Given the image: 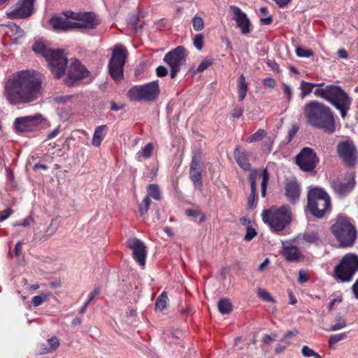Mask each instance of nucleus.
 <instances>
[{"label": "nucleus", "mask_w": 358, "mask_h": 358, "mask_svg": "<svg viewBox=\"0 0 358 358\" xmlns=\"http://www.w3.org/2000/svg\"><path fill=\"white\" fill-rule=\"evenodd\" d=\"M156 73L159 77H164L168 74V71L165 66H159L156 69Z\"/></svg>", "instance_id": "obj_53"}, {"label": "nucleus", "mask_w": 358, "mask_h": 358, "mask_svg": "<svg viewBox=\"0 0 358 358\" xmlns=\"http://www.w3.org/2000/svg\"><path fill=\"white\" fill-rule=\"evenodd\" d=\"M285 195L288 200L295 203L300 196V187L296 180H289L285 185Z\"/></svg>", "instance_id": "obj_23"}, {"label": "nucleus", "mask_w": 358, "mask_h": 358, "mask_svg": "<svg viewBox=\"0 0 358 358\" xmlns=\"http://www.w3.org/2000/svg\"><path fill=\"white\" fill-rule=\"evenodd\" d=\"M51 296V293H41L39 295L35 296L31 299V303L34 306L37 307L43 302L48 301Z\"/></svg>", "instance_id": "obj_36"}, {"label": "nucleus", "mask_w": 358, "mask_h": 358, "mask_svg": "<svg viewBox=\"0 0 358 358\" xmlns=\"http://www.w3.org/2000/svg\"><path fill=\"white\" fill-rule=\"evenodd\" d=\"M318 162L319 159L317 154L308 147L303 148L296 157V164L303 171H313Z\"/></svg>", "instance_id": "obj_14"}, {"label": "nucleus", "mask_w": 358, "mask_h": 358, "mask_svg": "<svg viewBox=\"0 0 358 358\" xmlns=\"http://www.w3.org/2000/svg\"><path fill=\"white\" fill-rule=\"evenodd\" d=\"M303 240L309 243H317L320 241L319 234L317 232H306L303 234Z\"/></svg>", "instance_id": "obj_39"}, {"label": "nucleus", "mask_w": 358, "mask_h": 358, "mask_svg": "<svg viewBox=\"0 0 358 358\" xmlns=\"http://www.w3.org/2000/svg\"><path fill=\"white\" fill-rule=\"evenodd\" d=\"M217 307L222 314H229L232 311L233 308L231 301L227 298L220 299L217 303Z\"/></svg>", "instance_id": "obj_30"}, {"label": "nucleus", "mask_w": 358, "mask_h": 358, "mask_svg": "<svg viewBox=\"0 0 358 358\" xmlns=\"http://www.w3.org/2000/svg\"><path fill=\"white\" fill-rule=\"evenodd\" d=\"M238 100L243 101L246 96L248 87L245 82V78L243 74H241L238 78Z\"/></svg>", "instance_id": "obj_31"}, {"label": "nucleus", "mask_w": 358, "mask_h": 358, "mask_svg": "<svg viewBox=\"0 0 358 358\" xmlns=\"http://www.w3.org/2000/svg\"><path fill=\"white\" fill-rule=\"evenodd\" d=\"M335 320L336 324L330 327L327 329L328 331H335L345 327L347 325L345 320L339 314L336 316Z\"/></svg>", "instance_id": "obj_37"}, {"label": "nucleus", "mask_w": 358, "mask_h": 358, "mask_svg": "<svg viewBox=\"0 0 358 358\" xmlns=\"http://www.w3.org/2000/svg\"><path fill=\"white\" fill-rule=\"evenodd\" d=\"M243 109L242 108H235L233 110L231 116L233 117L238 118L243 115Z\"/></svg>", "instance_id": "obj_57"}, {"label": "nucleus", "mask_w": 358, "mask_h": 358, "mask_svg": "<svg viewBox=\"0 0 358 358\" xmlns=\"http://www.w3.org/2000/svg\"><path fill=\"white\" fill-rule=\"evenodd\" d=\"M230 10L234 13V20L236 22L243 34H248L251 31V22L247 15L243 13L241 9L236 6H231Z\"/></svg>", "instance_id": "obj_17"}, {"label": "nucleus", "mask_w": 358, "mask_h": 358, "mask_svg": "<svg viewBox=\"0 0 358 358\" xmlns=\"http://www.w3.org/2000/svg\"><path fill=\"white\" fill-rule=\"evenodd\" d=\"M266 131L263 129H258L255 134L251 135L248 139L247 141L248 143H252L255 141H259L264 137L266 136Z\"/></svg>", "instance_id": "obj_40"}, {"label": "nucleus", "mask_w": 358, "mask_h": 358, "mask_svg": "<svg viewBox=\"0 0 358 358\" xmlns=\"http://www.w3.org/2000/svg\"><path fill=\"white\" fill-rule=\"evenodd\" d=\"M107 127L106 125H101L96 128L92 144L95 147H99L103 138L106 135Z\"/></svg>", "instance_id": "obj_27"}, {"label": "nucleus", "mask_w": 358, "mask_h": 358, "mask_svg": "<svg viewBox=\"0 0 358 358\" xmlns=\"http://www.w3.org/2000/svg\"><path fill=\"white\" fill-rule=\"evenodd\" d=\"M358 271V256L354 253L346 254L334 271V277L341 282H349Z\"/></svg>", "instance_id": "obj_8"}, {"label": "nucleus", "mask_w": 358, "mask_h": 358, "mask_svg": "<svg viewBox=\"0 0 358 358\" xmlns=\"http://www.w3.org/2000/svg\"><path fill=\"white\" fill-rule=\"evenodd\" d=\"M35 0H18L6 13L10 20L27 19L34 13Z\"/></svg>", "instance_id": "obj_12"}, {"label": "nucleus", "mask_w": 358, "mask_h": 358, "mask_svg": "<svg viewBox=\"0 0 358 358\" xmlns=\"http://www.w3.org/2000/svg\"><path fill=\"white\" fill-rule=\"evenodd\" d=\"M168 296L166 292H162L155 302V309L162 311L166 308Z\"/></svg>", "instance_id": "obj_34"}, {"label": "nucleus", "mask_w": 358, "mask_h": 358, "mask_svg": "<svg viewBox=\"0 0 358 358\" xmlns=\"http://www.w3.org/2000/svg\"><path fill=\"white\" fill-rule=\"evenodd\" d=\"M303 114L310 126L327 133L336 131L335 118L329 107L317 101H310L303 106Z\"/></svg>", "instance_id": "obj_2"}, {"label": "nucleus", "mask_w": 358, "mask_h": 358, "mask_svg": "<svg viewBox=\"0 0 358 358\" xmlns=\"http://www.w3.org/2000/svg\"><path fill=\"white\" fill-rule=\"evenodd\" d=\"M127 55V51L123 45H117L114 47L108 64V70L112 78L117 82L123 78V69Z\"/></svg>", "instance_id": "obj_9"}, {"label": "nucleus", "mask_w": 358, "mask_h": 358, "mask_svg": "<svg viewBox=\"0 0 358 358\" xmlns=\"http://www.w3.org/2000/svg\"><path fill=\"white\" fill-rule=\"evenodd\" d=\"M185 214L189 217H196L200 214V213L192 209H187L185 210Z\"/></svg>", "instance_id": "obj_60"}, {"label": "nucleus", "mask_w": 358, "mask_h": 358, "mask_svg": "<svg viewBox=\"0 0 358 358\" xmlns=\"http://www.w3.org/2000/svg\"><path fill=\"white\" fill-rule=\"evenodd\" d=\"M148 196L149 198L152 197L157 201H159L162 199L161 192L159 187L157 184H150L147 187Z\"/></svg>", "instance_id": "obj_33"}, {"label": "nucleus", "mask_w": 358, "mask_h": 358, "mask_svg": "<svg viewBox=\"0 0 358 358\" xmlns=\"http://www.w3.org/2000/svg\"><path fill=\"white\" fill-rule=\"evenodd\" d=\"M257 235V232L254 228L247 227L246 234L244 236V240L246 241H251Z\"/></svg>", "instance_id": "obj_50"}, {"label": "nucleus", "mask_w": 358, "mask_h": 358, "mask_svg": "<svg viewBox=\"0 0 358 358\" xmlns=\"http://www.w3.org/2000/svg\"><path fill=\"white\" fill-rule=\"evenodd\" d=\"M59 225V222L57 218H53L45 231L46 238L52 236L57 231Z\"/></svg>", "instance_id": "obj_38"}, {"label": "nucleus", "mask_w": 358, "mask_h": 358, "mask_svg": "<svg viewBox=\"0 0 358 358\" xmlns=\"http://www.w3.org/2000/svg\"><path fill=\"white\" fill-rule=\"evenodd\" d=\"M281 253L289 262H298L304 259L303 254L296 246L285 241L282 242Z\"/></svg>", "instance_id": "obj_20"}, {"label": "nucleus", "mask_w": 358, "mask_h": 358, "mask_svg": "<svg viewBox=\"0 0 358 358\" xmlns=\"http://www.w3.org/2000/svg\"><path fill=\"white\" fill-rule=\"evenodd\" d=\"M346 336L347 335L345 333L331 335L329 339V347L332 348L335 344H336L339 341L344 340L346 338Z\"/></svg>", "instance_id": "obj_42"}, {"label": "nucleus", "mask_w": 358, "mask_h": 358, "mask_svg": "<svg viewBox=\"0 0 358 358\" xmlns=\"http://www.w3.org/2000/svg\"><path fill=\"white\" fill-rule=\"evenodd\" d=\"M262 215L264 222L268 224L277 233L283 231L292 221L291 208L288 205L264 210Z\"/></svg>", "instance_id": "obj_6"}, {"label": "nucleus", "mask_w": 358, "mask_h": 358, "mask_svg": "<svg viewBox=\"0 0 358 358\" xmlns=\"http://www.w3.org/2000/svg\"><path fill=\"white\" fill-rule=\"evenodd\" d=\"M283 92L287 96L288 101L291 100L292 98V90L287 84H283Z\"/></svg>", "instance_id": "obj_56"}, {"label": "nucleus", "mask_w": 358, "mask_h": 358, "mask_svg": "<svg viewBox=\"0 0 358 358\" xmlns=\"http://www.w3.org/2000/svg\"><path fill=\"white\" fill-rule=\"evenodd\" d=\"M192 25L195 31H199L203 29L204 24L203 20L201 17H194L192 19Z\"/></svg>", "instance_id": "obj_45"}, {"label": "nucleus", "mask_w": 358, "mask_h": 358, "mask_svg": "<svg viewBox=\"0 0 358 358\" xmlns=\"http://www.w3.org/2000/svg\"><path fill=\"white\" fill-rule=\"evenodd\" d=\"M331 186L334 192L339 196H345L350 193L355 186L354 176H352L347 182H342L339 179L334 180Z\"/></svg>", "instance_id": "obj_19"}, {"label": "nucleus", "mask_w": 358, "mask_h": 358, "mask_svg": "<svg viewBox=\"0 0 358 358\" xmlns=\"http://www.w3.org/2000/svg\"><path fill=\"white\" fill-rule=\"evenodd\" d=\"M314 94L332 104L340 111L343 118L346 117L352 103V99L340 87L328 85L324 88H318L315 90Z\"/></svg>", "instance_id": "obj_4"}, {"label": "nucleus", "mask_w": 358, "mask_h": 358, "mask_svg": "<svg viewBox=\"0 0 358 358\" xmlns=\"http://www.w3.org/2000/svg\"><path fill=\"white\" fill-rule=\"evenodd\" d=\"M275 80L272 78H267L263 80L264 85L271 89L275 87Z\"/></svg>", "instance_id": "obj_52"}, {"label": "nucleus", "mask_w": 358, "mask_h": 358, "mask_svg": "<svg viewBox=\"0 0 358 358\" xmlns=\"http://www.w3.org/2000/svg\"><path fill=\"white\" fill-rule=\"evenodd\" d=\"M315 352H316L310 349L307 345L303 346L301 349V353L306 357H314V355H315Z\"/></svg>", "instance_id": "obj_51"}, {"label": "nucleus", "mask_w": 358, "mask_h": 358, "mask_svg": "<svg viewBox=\"0 0 358 358\" xmlns=\"http://www.w3.org/2000/svg\"><path fill=\"white\" fill-rule=\"evenodd\" d=\"M331 199L322 189L315 187L308 194V208L310 213L317 218L324 217L326 211L330 208Z\"/></svg>", "instance_id": "obj_7"}, {"label": "nucleus", "mask_w": 358, "mask_h": 358, "mask_svg": "<svg viewBox=\"0 0 358 358\" xmlns=\"http://www.w3.org/2000/svg\"><path fill=\"white\" fill-rule=\"evenodd\" d=\"M144 17L145 14L141 11L138 12L136 15H134L130 17L129 20V26L135 33H138L139 31L142 29L143 24H140L138 26V22L141 20V19H143Z\"/></svg>", "instance_id": "obj_28"}, {"label": "nucleus", "mask_w": 358, "mask_h": 358, "mask_svg": "<svg viewBox=\"0 0 358 358\" xmlns=\"http://www.w3.org/2000/svg\"><path fill=\"white\" fill-rule=\"evenodd\" d=\"M330 229L339 248H351L356 243L358 231L354 220L350 217L343 214L338 215Z\"/></svg>", "instance_id": "obj_3"}, {"label": "nucleus", "mask_w": 358, "mask_h": 358, "mask_svg": "<svg viewBox=\"0 0 358 358\" xmlns=\"http://www.w3.org/2000/svg\"><path fill=\"white\" fill-rule=\"evenodd\" d=\"M308 280L307 273L305 271L301 270L299 273L298 281L299 283H304Z\"/></svg>", "instance_id": "obj_55"}, {"label": "nucleus", "mask_w": 358, "mask_h": 358, "mask_svg": "<svg viewBox=\"0 0 358 358\" xmlns=\"http://www.w3.org/2000/svg\"><path fill=\"white\" fill-rule=\"evenodd\" d=\"M194 45L198 50H201L203 45V36L201 34L196 35L194 39Z\"/></svg>", "instance_id": "obj_49"}, {"label": "nucleus", "mask_w": 358, "mask_h": 358, "mask_svg": "<svg viewBox=\"0 0 358 358\" xmlns=\"http://www.w3.org/2000/svg\"><path fill=\"white\" fill-rule=\"evenodd\" d=\"M49 23L55 31H66L70 30V20L66 17L55 15L50 19Z\"/></svg>", "instance_id": "obj_24"}, {"label": "nucleus", "mask_w": 358, "mask_h": 358, "mask_svg": "<svg viewBox=\"0 0 358 358\" xmlns=\"http://www.w3.org/2000/svg\"><path fill=\"white\" fill-rule=\"evenodd\" d=\"M257 294L264 301L275 302L273 298L270 295V294L268 292H266L264 289H259L257 291Z\"/></svg>", "instance_id": "obj_47"}, {"label": "nucleus", "mask_w": 358, "mask_h": 358, "mask_svg": "<svg viewBox=\"0 0 358 358\" xmlns=\"http://www.w3.org/2000/svg\"><path fill=\"white\" fill-rule=\"evenodd\" d=\"M41 83L38 73L35 71H18L6 83V99L11 104L31 102L41 95Z\"/></svg>", "instance_id": "obj_1"}, {"label": "nucleus", "mask_w": 358, "mask_h": 358, "mask_svg": "<svg viewBox=\"0 0 358 358\" xmlns=\"http://www.w3.org/2000/svg\"><path fill=\"white\" fill-rule=\"evenodd\" d=\"M189 178L194 187L200 190L203 187L201 170H189Z\"/></svg>", "instance_id": "obj_29"}, {"label": "nucleus", "mask_w": 358, "mask_h": 358, "mask_svg": "<svg viewBox=\"0 0 358 358\" xmlns=\"http://www.w3.org/2000/svg\"><path fill=\"white\" fill-rule=\"evenodd\" d=\"M269 263V259L268 258L265 259L264 261L259 266L258 271H263L264 268L268 266Z\"/></svg>", "instance_id": "obj_64"}, {"label": "nucleus", "mask_w": 358, "mask_h": 358, "mask_svg": "<svg viewBox=\"0 0 358 358\" xmlns=\"http://www.w3.org/2000/svg\"><path fill=\"white\" fill-rule=\"evenodd\" d=\"M257 176V171L256 169L250 171L248 176V180L251 187V193L248 199L247 208L252 210L255 208V199L257 197V185L256 180Z\"/></svg>", "instance_id": "obj_22"}, {"label": "nucleus", "mask_w": 358, "mask_h": 358, "mask_svg": "<svg viewBox=\"0 0 358 358\" xmlns=\"http://www.w3.org/2000/svg\"><path fill=\"white\" fill-rule=\"evenodd\" d=\"M59 339L53 336L47 340V343H43L38 346V352L40 354L52 352L59 348Z\"/></svg>", "instance_id": "obj_26"}, {"label": "nucleus", "mask_w": 358, "mask_h": 358, "mask_svg": "<svg viewBox=\"0 0 358 358\" xmlns=\"http://www.w3.org/2000/svg\"><path fill=\"white\" fill-rule=\"evenodd\" d=\"M88 74L87 69L78 59H73L71 63L68 73L69 78L71 80L69 85H73L75 81L87 77Z\"/></svg>", "instance_id": "obj_18"}, {"label": "nucleus", "mask_w": 358, "mask_h": 358, "mask_svg": "<svg viewBox=\"0 0 358 358\" xmlns=\"http://www.w3.org/2000/svg\"><path fill=\"white\" fill-rule=\"evenodd\" d=\"M298 127L296 126H293L291 129H289L288 134H289V142L292 141L294 136L296 134V133L298 131Z\"/></svg>", "instance_id": "obj_62"}, {"label": "nucleus", "mask_w": 358, "mask_h": 358, "mask_svg": "<svg viewBox=\"0 0 358 358\" xmlns=\"http://www.w3.org/2000/svg\"><path fill=\"white\" fill-rule=\"evenodd\" d=\"M296 54L300 57H309L313 55V52L311 50H306L298 47L296 49Z\"/></svg>", "instance_id": "obj_46"}, {"label": "nucleus", "mask_w": 358, "mask_h": 358, "mask_svg": "<svg viewBox=\"0 0 358 358\" xmlns=\"http://www.w3.org/2000/svg\"><path fill=\"white\" fill-rule=\"evenodd\" d=\"M159 93L158 81H152L145 85L134 86L128 92V96L132 101H153Z\"/></svg>", "instance_id": "obj_10"}, {"label": "nucleus", "mask_w": 358, "mask_h": 358, "mask_svg": "<svg viewBox=\"0 0 358 358\" xmlns=\"http://www.w3.org/2000/svg\"><path fill=\"white\" fill-rule=\"evenodd\" d=\"M186 50L183 46H178L175 49L166 54L164 62L171 68V77L174 78L180 71V67L186 62Z\"/></svg>", "instance_id": "obj_13"}, {"label": "nucleus", "mask_w": 358, "mask_h": 358, "mask_svg": "<svg viewBox=\"0 0 358 358\" xmlns=\"http://www.w3.org/2000/svg\"><path fill=\"white\" fill-rule=\"evenodd\" d=\"M213 63V61L212 59H204V60H203L200 63V64L199 65L197 69L194 71V73L196 74V73H198L203 71L204 70L208 69L210 65H212Z\"/></svg>", "instance_id": "obj_44"}, {"label": "nucleus", "mask_w": 358, "mask_h": 358, "mask_svg": "<svg viewBox=\"0 0 358 358\" xmlns=\"http://www.w3.org/2000/svg\"><path fill=\"white\" fill-rule=\"evenodd\" d=\"M292 0H274L275 3L280 7L283 8L286 6Z\"/></svg>", "instance_id": "obj_63"}, {"label": "nucleus", "mask_w": 358, "mask_h": 358, "mask_svg": "<svg viewBox=\"0 0 358 358\" xmlns=\"http://www.w3.org/2000/svg\"><path fill=\"white\" fill-rule=\"evenodd\" d=\"M234 158L238 166L244 171H250L251 164L249 158L251 155L250 152H247L239 145H237L234 152Z\"/></svg>", "instance_id": "obj_21"}, {"label": "nucleus", "mask_w": 358, "mask_h": 358, "mask_svg": "<svg viewBox=\"0 0 358 358\" xmlns=\"http://www.w3.org/2000/svg\"><path fill=\"white\" fill-rule=\"evenodd\" d=\"M80 13H74V12H72V11H67L65 13V17H66L67 19L71 18V19H73V20H76L78 21V14H80Z\"/></svg>", "instance_id": "obj_58"}, {"label": "nucleus", "mask_w": 358, "mask_h": 358, "mask_svg": "<svg viewBox=\"0 0 358 358\" xmlns=\"http://www.w3.org/2000/svg\"><path fill=\"white\" fill-rule=\"evenodd\" d=\"M78 21H81L85 29H92L99 24L93 13H81L78 14Z\"/></svg>", "instance_id": "obj_25"}, {"label": "nucleus", "mask_w": 358, "mask_h": 358, "mask_svg": "<svg viewBox=\"0 0 358 358\" xmlns=\"http://www.w3.org/2000/svg\"><path fill=\"white\" fill-rule=\"evenodd\" d=\"M153 145L151 143H148L141 151L137 153L138 159L140 161L141 158L148 159L151 157L153 151Z\"/></svg>", "instance_id": "obj_35"}, {"label": "nucleus", "mask_w": 358, "mask_h": 358, "mask_svg": "<svg viewBox=\"0 0 358 358\" xmlns=\"http://www.w3.org/2000/svg\"><path fill=\"white\" fill-rule=\"evenodd\" d=\"M32 49L36 53L41 54L46 59L52 73L57 78L64 75L67 65V58L62 51L52 50L41 42H36L33 45Z\"/></svg>", "instance_id": "obj_5"}, {"label": "nucleus", "mask_w": 358, "mask_h": 358, "mask_svg": "<svg viewBox=\"0 0 358 358\" xmlns=\"http://www.w3.org/2000/svg\"><path fill=\"white\" fill-rule=\"evenodd\" d=\"M150 203H151L150 199L148 196L145 197L144 199L143 200V201L140 203V205L138 206V211L141 215H144L145 213H146L148 212L149 207L150 206Z\"/></svg>", "instance_id": "obj_43"}, {"label": "nucleus", "mask_w": 358, "mask_h": 358, "mask_svg": "<svg viewBox=\"0 0 358 358\" xmlns=\"http://www.w3.org/2000/svg\"><path fill=\"white\" fill-rule=\"evenodd\" d=\"M12 213V210L10 209H6L3 211V215L0 214V222H2L7 219Z\"/></svg>", "instance_id": "obj_61"}, {"label": "nucleus", "mask_w": 358, "mask_h": 358, "mask_svg": "<svg viewBox=\"0 0 358 358\" xmlns=\"http://www.w3.org/2000/svg\"><path fill=\"white\" fill-rule=\"evenodd\" d=\"M269 178V173L268 172V170L266 169H264L262 172V181L261 184L262 189H261V194L263 197L266 196V187Z\"/></svg>", "instance_id": "obj_41"}, {"label": "nucleus", "mask_w": 358, "mask_h": 358, "mask_svg": "<svg viewBox=\"0 0 358 358\" xmlns=\"http://www.w3.org/2000/svg\"><path fill=\"white\" fill-rule=\"evenodd\" d=\"M337 154L347 167H355L357 163V149L351 139L340 141L336 147Z\"/></svg>", "instance_id": "obj_11"}, {"label": "nucleus", "mask_w": 358, "mask_h": 358, "mask_svg": "<svg viewBox=\"0 0 358 358\" xmlns=\"http://www.w3.org/2000/svg\"><path fill=\"white\" fill-rule=\"evenodd\" d=\"M189 170H201L200 166V159L199 156L194 155L192 157Z\"/></svg>", "instance_id": "obj_48"}, {"label": "nucleus", "mask_w": 358, "mask_h": 358, "mask_svg": "<svg viewBox=\"0 0 358 358\" xmlns=\"http://www.w3.org/2000/svg\"><path fill=\"white\" fill-rule=\"evenodd\" d=\"M127 245L132 250L134 259L140 266H144L147 255L145 244L136 238H131L127 240Z\"/></svg>", "instance_id": "obj_16"}, {"label": "nucleus", "mask_w": 358, "mask_h": 358, "mask_svg": "<svg viewBox=\"0 0 358 358\" xmlns=\"http://www.w3.org/2000/svg\"><path fill=\"white\" fill-rule=\"evenodd\" d=\"M72 29H85L83 24L81 21L71 22L70 21V30Z\"/></svg>", "instance_id": "obj_54"}, {"label": "nucleus", "mask_w": 358, "mask_h": 358, "mask_svg": "<svg viewBox=\"0 0 358 358\" xmlns=\"http://www.w3.org/2000/svg\"><path fill=\"white\" fill-rule=\"evenodd\" d=\"M43 120L41 114L17 117L15 120V128L17 132L32 131Z\"/></svg>", "instance_id": "obj_15"}, {"label": "nucleus", "mask_w": 358, "mask_h": 358, "mask_svg": "<svg viewBox=\"0 0 358 358\" xmlns=\"http://www.w3.org/2000/svg\"><path fill=\"white\" fill-rule=\"evenodd\" d=\"M317 85V83L315 84L303 80L301 81L300 83L301 98L304 99L306 96L310 94L313 92V88Z\"/></svg>", "instance_id": "obj_32"}, {"label": "nucleus", "mask_w": 358, "mask_h": 358, "mask_svg": "<svg viewBox=\"0 0 358 358\" xmlns=\"http://www.w3.org/2000/svg\"><path fill=\"white\" fill-rule=\"evenodd\" d=\"M267 64L268 66H270L271 68V69H273V71H276V72H279V66L278 64L275 62V61H272V60H268L267 62Z\"/></svg>", "instance_id": "obj_59"}]
</instances>
